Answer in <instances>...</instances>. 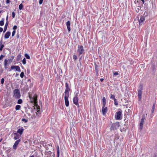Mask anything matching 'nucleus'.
<instances>
[{"mask_svg":"<svg viewBox=\"0 0 157 157\" xmlns=\"http://www.w3.org/2000/svg\"><path fill=\"white\" fill-rule=\"evenodd\" d=\"M13 97L15 98L18 99L21 97L19 90L18 89L15 90L13 92Z\"/></svg>","mask_w":157,"mask_h":157,"instance_id":"nucleus-1","label":"nucleus"},{"mask_svg":"<svg viewBox=\"0 0 157 157\" xmlns=\"http://www.w3.org/2000/svg\"><path fill=\"white\" fill-rule=\"evenodd\" d=\"M119 124L118 123H115L113 124L110 128V130L111 131H114L115 130H116L117 128L119 127Z\"/></svg>","mask_w":157,"mask_h":157,"instance_id":"nucleus-2","label":"nucleus"},{"mask_svg":"<svg viewBox=\"0 0 157 157\" xmlns=\"http://www.w3.org/2000/svg\"><path fill=\"white\" fill-rule=\"evenodd\" d=\"M84 50L83 47L82 46H78L77 52L81 55L84 52Z\"/></svg>","mask_w":157,"mask_h":157,"instance_id":"nucleus-3","label":"nucleus"},{"mask_svg":"<svg viewBox=\"0 0 157 157\" xmlns=\"http://www.w3.org/2000/svg\"><path fill=\"white\" fill-rule=\"evenodd\" d=\"M145 117L144 116H143L142 118L141 119L140 121V130H141L143 128V124L145 120Z\"/></svg>","mask_w":157,"mask_h":157,"instance_id":"nucleus-4","label":"nucleus"},{"mask_svg":"<svg viewBox=\"0 0 157 157\" xmlns=\"http://www.w3.org/2000/svg\"><path fill=\"white\" fill-rule=\"evenodd\" d=\"M77 94H76V95L74 98L73 99V102L74 104H75L76 105H78V97H77Z\"/></svg>","mask_w":157,"mask_h":157,"instance_id":"nucleus-5","label":"nucleus"},{"mask_svg":"<svg viewBox=\"0 0 157 157\" xmlns=\"http://www.w3.org/2000/svg\"><path fill=\"white\" fill-rule=\"evenodd\" d=\"M11 68L12 69H15L16 71L19 72H20L21 71L20 67L17 66H12L11 67Z\"/></svg>","mask_w":157,"mask_h":157,"instance_id":"nucleus-6","label":"nucleus"},{"mask_svg":"<svg viewBox=\"0 0 157 157\" xmlns=\"http://www.w3.org/2000/svg\"><path fill=\"white\" fill-rule=\"evenodd\" d=\"M122 112L121 111H119L117 113L115 117L117 120H119L121 118V115Z\"/></svg>","mask_w":157,"mask_h":157,"instance_id":"nucleus-7","label":"nucleus"},{"mask_svg":"<svg viewBox=\"0 0 157 157\" xmlns=\"http://www.w3.org/2000/svg\"><path fill=\"white\" fill-rule=\"evenodd\" d=\"M37 96L36 94H35L33 97L32 98V102H34L36 104L37 103Z\"/></svg>","mask_w":157,"mask_h":157,"instance_id":"nucleus-8","label":"nucleus"},{"mask_svg":"<svg viewBox=\"0 0 157 157\" xmlns=\"http://www.w3.org/2000/svg\"><path fill=\"white\" fill-rule=\"evenodd\" d=\"M20 141V140H17L15 142L13 146V149H17V146L18 144H19Z\"/></svg>","mask_w":157,"mask_h":157,"instance_id":"nucleus-9","label":"nucleus"},{"mask_svg":"<svg viewBox=\"0 0 157 157\" xmlns=\"http://www.w3.org/2000/svg\"><path fill=\"white\" fill-rule=\"evenodd\" d=\"M107 107L105 106H103L102 109V113L103 115H104L107 112Z\"/></svg>","mask_w":157,"mask_h":157,"instance_id":"nucleus-10","label":"nucleus"},{"mask_svg":"<svg viewBox=\"0 0 157 157\" xmlns=\"http://www.w3.org/2000/svg\"><path fill=\"white\" fill-rule=\"evenodd\" d=\"M145 20V18L143 16H141L139 21V25H141L144 22Z\"/></svg>","mask_w":157,"mask_h":157,"instance_id":"nucleus-11","label":"nucleus"},{"mask_svg":"<svg viewBox=\"0 0 157 157\" xmlns=\"http://www.w3.org/2000/svg\"><path fill=\"white\" fill-rule=\"evenodd\" d=\"M70 24L71 23L70 21H68L67 22L66 25L68 32H70L71 31Z\"/></svg>","mask_w":157,"mask_h":157,"instance_id":"nucleus-12","label":"nucleus"},{"mask_svg":"<svg viewBox=\"0 0 157 157\" xmlns=\"http://www.w3.org/2000/svg\"><path fill=\"white\" fill-rule=\"evenodd\" d=\"M142 91L139 90L138 91V96L139 100H140L141 98Z\"/></svg>","mask_w":157,"mask_h":157,"instance_id":"nucleus-13","label":"nucleus"},{"mask_svg":"<svg viewBox=\"0 0 157 157\" xmlns=\"http://www.w3.org/2000/svg\"><path fill=\"white\" fill-rule=\"evenodd\" d=\"M10 35V32H7L5 34L4 37L6 39H8L9 38Z\"/></svg>","mask_w":157,"mask_h":157,"instance_id":"nucleus-14","label":"nucleus"},{"mask_svg":"<svg viewBox=\"0 0 157 157\" xmlns=\"http://www.w3.org/2000/svg\"><path fill=\"white\" fill-rule=\"evenodd\" d=\"M64 100L65 105L66 106L68 107L69 105V102L68 100V98H64Z\"/></svg>","mask_w":157,"mask_h":157,"instance_id":"nucleus-15","label":"nucleus"},{"mask_svg":"<svg viewBox=\"0 0 157 157\" xmlns=\"http://www.w3.org/2000/svg\"><path fill=\"white\" fill-rule=\"evenodd\" d=\"M24 129L22 127L21 129H18L17 131V132L20 134V135H21L22 133L23 132Z\"/></svg>","mask_w":157,"mask_h":157,"instance_id":"nucleus-16","label":"nucleus"},{"mask_svg":"<svg viewBox=\"0 0 157 157\" xmlns=\"http://www.w3.org/2000/svg\"><path fill=\"white\" fill-rule=\"evenodd\" d=\"M65 96L64 98H68L69 97V92L65 91Z\"/></svg>","mask_w":157,"mask_h":157,"instance_id":"nucleus-17","label":"nucleus"},{"mask_svg":"<svg viewBox=\"0 0 157 157\" xmlns=\"http://www.w3.org/2000/svg\"><path fill=\"white\" fill-rule=\"evenodd\" d=\"M2 41L1 40L0 42V51H2L4 45L2 44Z\"/></svg>","mask_w":157,"mask_h":157,"instance_id":"nucleus-18","label":"nucleus"},{"mask_svg":"<svg viewBox=\"0 0 157 157\" xmlns=\"http://www.w3.org/2000/svg\"><path fill=\"white\" fill-rule=\"evenodd\" d=\"M103 105L105 106L106 104V99L105 97H103L102 99Z\"/></svg>","mask_w":157,"mask_h":157,"instance_id":"nucleus-19","label":"nucleus"},{"mask_svg":"<svg viewBox=\"0 0 157 157\" xmlns=\"http://www.w3.org/2000/svg\"><path fill=\"white\" fill-rule=\"evenodd\" d=\"M8 25V22H7L6 23L5 25L4 29V32H5L7 29V26Z\"/></svg>","mask_w":157,"mask_h":157,"instance_id":"nucleus-20","label":"nucleus"},{"mask_svg":"<svg viewBox=\"0 0 157 157\" xmlns=\"http://www.w3.org/2000/svg\"><path fill=\"white\" fill-rule=\"evenodd\" d=\"M21 108V106L19 105H17L16 106L15 109L16 110H19Z\"/></svg>","mask_w":157,"mask_h":157,"instance_id":"nucleus-21","label":"nucleus"},{"mask_svg":"<svg viewBox=\"0 0 157 157\" xmlns=\"http://www.w3.org/2000/svg\"><path fill=\"white\" fill-rule=\"evenodd\" d=\"M155 104H154L153 105V106H152V109H151V113H154V110H155Z\"/></svg>","mask_w":157,"mask_h":157,"instance_id":"nucleus-22","label":"nucleus"},{"mask_svg":"<svg viewBox=\"0 0 157 157\" xmlns=\"http://www.w3.org/2000/svg\"><path fill=\"white\" fill-rule=\"evenodd\" d=\"M4 19L3 18L2 20L0 21V25L1 26H3L4 24Z\"/></svg>","mask_w":157,"mask_h":157,"instance_id":"nucleus-23","label":"nucleus"},{"mask_svg":"<svg viewBox=\"0 0 157 157\" xmlns=\"http://www.w3.org/2000/svg\"><path fill=\"white\" fill-rule=\"evenodd\" d=\"M23 7V5L22 3L20 4L19 6V8L20 10H22Z\"/></svg>","mask_w":157,"mask_h":157,"instance_id":"nucleus-24","label":"nucleus"},{"mask_svg":"<svg viewBox=\"0 0 157 157\" xmlns=\"http://www.w3.org/2000/svg\"><path fill=\"white\" fill-rule=\"evenodd\" d=\"M7 62H8V60L7 59H5V60L4 61V65L5 66L6 68V65L7 64Z\"/></svg>","mask_w":157,"mask_h":157,"instance_id":"nucleus-25","label":"nucleus"},{"mask_svg":"<svg viewBox=\"0 0 157 157\" xmlns=\"http://www.w3.org/2000/svg\"><path fill=\"white\" fill-rule=\"evenodd\" d=\"M22 102V101L21 99H19L17 101V103L19 104H21Z\"/></svg>","mask_w":157,"mask_h":157,"instance_id":"nucleus-26","label":"nucleus"},{"mask_svg":"<svg viewBox=\"0 0 157 157\" xmlns=\"http://www.w3.org/2000/svg\"><path fill=\"white\" fill-rule=\"evenodd\" d=\"M56 148L57 154H59V147L58 146H57Z\"/></svg>","mask_w":157,"mask_h":157,"instance_id":"nucleus-27","label":"nucleus"},{"mask_svg":"<svg viewBox=\"0 0 157 157\" xmlns=\"http://www.w3.org/2000/svg\"><path fill=\"white\" fill-rule=\"evenodd\" d=\"M25 57H26V58L27 59H30V56L27 54H25Z\"/></svg>","mask_w":157,"mask_h":157,"instance_id":"nucleus-28","label":"nucleus"},{"mask_svg":"<svg viewBox=\"0 0 157 157\" xmlns=\"http://www.w3.org/2000/svg\"><path fill=\"white\" fill-rule=\"evenodd\" d=\"M73 58L74 60H76L77 59V56L74 55L73 56Z\"/></svg>","mask_w":157,"mask_h":157,"instance_id":"nucleus-29","label":"nucleus"},{"mask_svg":"<svg viewBox=\"0 0 157 157\" xmlns=\"http://www.w3.org/2000/svg\"><path fill=\"white\" fill-rule=\"evenodd\" d=\"M114 104L116 105H117L118 103H117V99H114Z\"/></svg>","mask_w":157,"mask_h":157,"instance_id":"nucleus-30","label":"nucleus"},{"mask_svg":"<svg viewBox=\"0 0 157 157\" xmlns=\"http://www.w3.org/2000/svg\"><path fill=\"white\" fill-rule=\"evenodd\" d=\"M24 73L23 72H21L20 74V77L21 78H22L24 77Z\"/></svg>","mask_w":157,"mask_h":157,"instance_id":"nucleus-31","label":"nucleus"},{"mask_svg":"<svg viewBox=\"0 0 157 157\" xmlns=\"http://www.w3.org/2000/svg\"><path fill=\"white\" fill-rule=\"evenodd\" d=\"M26 63V60L25 58H24L22 60V63L24 64H25Z\"/></svg>","mask_w":157,"mask_h":157,"instance_id":"nucleus-32","label":"nucleus"},{"mask_svg":"<svg viewBox=\"0 0 157 157\" xmlns=\"http://www.w3.org/2000/svg\"><path fill=\"white\" fill-rule=\"evenodd\" d=\"M19 136L18 135H16L14 137V139L15 140H16L19 138Z\"/></svg>","mask_w":157,"mask_h":157,"instance_id":"nucleus-33","label":"nucleus"},{"mask_svg":"<svg viewBox=\"0 0 157 157\" xmlns=\"http://www.w3.org/2000/svg\"><path fill=\"white\" fill-rule=\"evenodd\" d=\"M22 121L25 123H26L28 121V120L25 119H22Z\"/></svg>","mask_w":157,"mask_h":157,"instance_id":"nucleus-34","label":"nucleus"},{"mask_svg":"<svg viewBox=\"0 0 157 157\" xmlns=\"http://www.w3.org/2000/svg\"><path fill=\"white\" fill-rule=\"evenodd\" d=\"M110 98L111 99H113L114 100V99H115V96L112 94L111 95Z\"/></svg>","mask_w":157,"mask_h":157,"instance_id":"nucleus-35","label":"nucleus"},{"mask_svg":"<svg viewBox=\"0 0 157 157\" xmlns=\"http://www.w3.org/2000/svg\"><path fill=\"white\" fill-rule=\"evenodd\" d=\"M70 90V89L69 88H66L65 90V91L68 92Z\"/></svg>","mask_w":157,"mask_h":157,"instance_id":"nucleus-36","label":"nucleus"},{"mask_svg":"<svg viewBox=\"0 0 157 157\" xmlns=\"http://www.w3.org/2000/svg\"><path fill=\"white\" fill-rule=\"evenodd\" d=\"M15 33H16V31H13L12 33V36H14Z\"/></svg>","mask_w":157,"mask_h":157,"instance_id":"nucleus-37","label":"nucleus"},{"mask_svg":"<svg viewBox=\"0 0 157 157\" xmlns=\"http://www.w3.org/2000/svg\"><path fill=\"white\" fill-rule=\"evenodd\" d=\"M143 90V86L142 85H140V90H141L142 91Z\"/></svg>","mask_w":157,"mask_h":157,"instance_id":"nucleus-38","label":"nucleus"},{"mask_svg":"<svg viewBox=\"0 0 157 157\" xmlns=\"http://www.w3.org/2000/svg\"><path fill=\"white\" fill-rule=\"evenodd\" d=\"M12 17L13 18L15 17V13L14 12H12Z\"/></svg>","mask_w":157,"mask_h":157,"instance_id":"nucleus-39","label":"nucleus"},{"mask_svg":"<svg viewBox=\"0 0 157 157\" xmlns=\"http://www.w3.org/2000/svg\"><path fill=\"white\" fill-rule=\"evenodd\" d=\"M17 26L16 25H14L13 27V29L14 30H16V29H17Z\"/></svg>","mask_w":157,"mask_h":157,"instance_id":"nucleus-40","label":"nucleus"},{"mask_svg":"<svg viewBox=\"0 0 157 157\" xmlns=\"http://www.w3.org/2000/svg\"><path fill=\"white\" fill-rule=\"evenodd\" d=\"M4 81V79H1V82L2 84H3Z\"/></svg>","mask_w":157,"mask_h":157,"instance_id":"nucleus-41","label":"nucleus"},{"mask_svg":"<svg viewBox=\"0 0 157 157\" xmlns=\"http://www.w3.org/2000/svg\"><path fill=\"white\" fill-rule=\"evenodd\" d=\"M4 57V56L1 55L0 56V60H1Z\"/></svg>","mask_w":157,"mask_h":157,"instance_id":"nucleus-42","label":"nucleus"},{"mask_svg":"<svg viewBox=\"0 0 157 157\" xmlns=\"http://www.w3.org/2000/svg\"><path fill=\"white\" fill-rule=\"evenodd\" d=\"M43 0H39V4H41L43 2Z\"/></svg>","mask_w":157,"mask_h":157,"instance_id":"nucleus-43","label":"nucleus"},{"mask_svg":"<svg viewBox=\"0 0 157 157\" xmlns=\"http://www.w3.org/2000/svg\"><path fill=\"white\" fill-rule=\"evenodd\" d=\"M118 73L117 72H115L113 73V75H118Z\"/></svg>","mask_w":157,"mask_h":157,"instance_id":"nucleus-44","label":"nucleus"},{"mask_svg":"<svg viewBox=\"0 0 157 157\" xmlns=\"http://www.w3.org/2000/svg\"><path fill=\"white\" fill-rule=\"evenodd\" d=\"M66 88H69L68 84H67V82H66Z\"/></svg>","mask_w":157,"mask_h":157,"instance_id":"nucleus-45","label":"nucleus"},{"mask_svg":"<svg viewBox=\"0 0 157 157\" xmlns=\"http://www.w3.org/2000/svg\"><path fill=\"white\" fill-rule=\"evenodd\" d=\"M10 0H6V3L7 4H8L10 3Z\"/></svg>","mask_w":157,"mask_h":157,"instance_id":"nucleus-46","label":"nucleus"},{"mask_svg":"<svg viewBox=\"0 0 157 157\" xmlns=\"http://www.w3.org/2000/svg\"><path fill=\"white\" fill-rule=\"evenodd\" d=\"M3 31V29L1 27H0V32H2Z\"/></svg>","mask_w":157,"mask_h":157,"instance_id":"nucleus-47","label":"nucleus"},{"mask_svg":"<svg viewBox=\"0 0 157 157\" xmlns=\"http://www.w3.org/2000/svg\"><path fill=\"white\" fill-rule=\"evenodd\" d=\"M8 60H9L10 62H12V59H9Z\"/></svg>","mask_w":157,"mask_h":157,"instance_id":"nucleus-48","label":"nucleus"},{"mask_svg":"<svg viewBox=\"0 0 157 157\" xmlns=\"http://www.w3.org/2000/svg\"><path fill=\"white\" fill-rule=\"evenodd\" d=\"M40 111V108H39V109H37V112H39Z\"/></svg>","mask_w":157,"mask_h":157,"instance_id":"nucleus-49","label":"nucleus"},{"mask_svg":"<svg viewBox=\"0 0 157 157\" xmlns=\"http://www.w3.org/2000/svg\"><path fill=\"white\" fill-rule=\"evenodd\" d=\"M104 80V79H100V81L101 82H102Z\"/></svg>","mask_w":157,"mask_h":157,"instance_id":"nucleus-50","label":"nucleus"},{"mask_svg":"<svg viewBox=\"0 0 157 157\" xmlns=\"http://www.w3.org/2000/svg\"><path fill=\"white\" fill-rule=\"evenodd\" d=\"M141 0L142 1L143 3H144V0Z\"/></svg>","mask_w":157,"mask_h":157,"instance_id":"nucleus-51","label":"nucleus"},{"mask_svg":"<svg viewBox=\"0 0 157 157\" xmlns=\"http://www.w3.org/2000/svg\"><path fill=\"white\" fill-rule=\"evenodd\" d=\"M13 134H14V135H16H16H17V133H14Z\"/></svg>","mask_w":157,"mask_h":157,"instance_id":"nucleus-52","label":"nucleus"},{"mask_svg":"<svg viewBox=\"0 0 157 157\" xmlns=\"http://www.w3.org/2000/svg\"><path fill=\"white\" fill-rule=\"evenodd\" d=\"M8 19V16L7 15V16L6 18V20H7Z\"/></svg>","mask_w":157,"mask_h":157,"instance_id":"nucleus-53","label":"nucleus"},{"mask_svg":"<svg viewBox=\"0 0 157 157\" xmlns=\"http://www.w3.org/2000/svg\"><path fill=\"white\" fill-rule=\"evenodd\" d=\"M59 154H57V157H59Z\"/></svg>","mask_w":157,"mask_h":157,"instance_id":"nucleus-54","label":"nucleus"},{"mask_svg":"<svg viewBox=\"0 0 157 157\" xmlns=\"http://www.w3.org/2000/svg\"><path fill=\"white\" fill-rule=\"evenodd\" d=\"M29 98H30V99H31V98H32V97H31V96H30V95H29Z\"/></svg>","mask_w":157,"mask_h":157,"instance_id":"nucleus-55","label":"nucleus"},{"mask_svg":"<svg viewBox=\"0 0 157 157\" xmlns=\"http://www.w3.org/2000/svg\"><path fill=\"white\" fill-rule=\"evenodd\" d=\"M29 157H34V156L33 155L31 156H30Z\"/></svg>","mask_w":157,"mask_h":157,"instance_id":"nucleus-56","label":"nucleus"},{"mask_svg":"<svg viewBox=\"0 0 157 157\" xmlns=\"http://www.w3.org/2000/svg\"><path fill=\"white\" fill-rule=\"evenodd\" d=\"M2 139H1V140H0V142L2 140Z\"/></svg>","mask_w":157,"mask_h":157,"instance_id":"nucleus-57","label":"nucleus"},{"mask_svg":"<svg viewBox=\"0 0 157 157\" xmlns=\"http://www.w3.org/2000/svg\"><path fill=\"white\" fill-rule=\"evenodd\" d=\"M49 146H52V144H49Z\"/></svg>","mask_w":157,"mask_h":157,"instance_id":"nucleus-58","label":"nucleus"},{"mask_svg":"<svg viewBox=\"0 0 157 157\" xmlns=\"http://www.w3.org/2000/svg\"><path fill=\"white\" fill-rule=\"evenodd\" d=\"M1 13V11H0V13Z\"/></svg>","mask_w":157,"mask_h":157,"instance_id":"nucleus-59","label":"nucleus"}]
</instances>
